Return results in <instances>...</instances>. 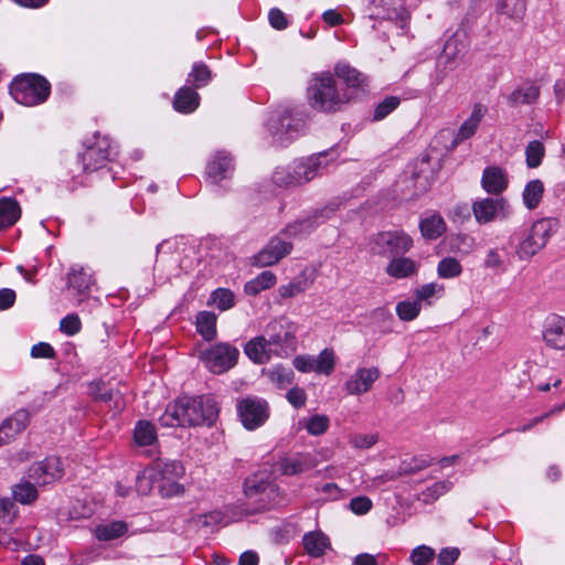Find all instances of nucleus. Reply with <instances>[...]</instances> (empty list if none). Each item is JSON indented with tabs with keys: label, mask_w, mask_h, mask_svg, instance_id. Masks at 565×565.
<instances>
[{
	"label": "nucleus",
	"mask_w": 565,
	"mask_h": 565,
	"mask_svg": "<svg viewBox=\"0 0 565 565\" xmlns=\"http://www.w3.org/2000/svg\"><path fill=\"white\" fill-rule=\"evenodd\" d=\"M218 409L209 396H182L169 404L159 417L162 427H190L212 425Z\"/></svg>",
	"instance_id": "1"
},
{
	"label": "nucleus",
	"mask_w": 565,
	"mask_h": 565,
	"mask_svg": "<svg viewBox=\"0 0 565 565\" xmlns=\"http://www.w3.org/2000/svg\"><path fill=\"white\" fill-rule=\"evenodd\" d=\"M352 99V95L338 86L334 75L320 72L311 76L307 86V100L316 111L333 114L341 111Z\"/></svg>",
	"instance_id": "2"
},
{
	"label": "nucleus",
	"mask_w": 565,
	"mask_h": 565,
	"mask_svg": "<svg viewBox=\"0 0 565 565\" xmlns=\"http://www.w3.org/2000/svg\"><path fill=\"white\" fill-rule=\"evenodd\" d=\"M305 122L299 114L289 108H279L270 113L267 120V130L271 143L286 147L296 139L303 129Z\"/></svg>",
	"instance_id": "3"
},
{
	"label": "nucleus",
	"mask_w": 565,
	"mask_h": 565,
	"mask_svg": "<svg viewBox=\"0 0 565 565\" xmlns=\"http://www.w3.org/2000/svg\"><path fill=\"white\" fill-rule=\"evenodd\" d=\"M298 324L286 317L270 320L264 330L274 356L287 358L297 350Z\"/></svg>",
	"instance_id": "4"
},
{
	"label": "nucleus",
	"mask_w": 565,
	"mask_h": 565,
	"mask_svg": "<svg viewBox=\"0 0 565 565\" xmlns=\"http://www.w3.org/2000/svg\"><path fill=\"white\" fill-rule=\"evenodd\" d=\"M50 92V83L36 74L20 75L10 84L11 96L17 103L24 106H36L44 103Z\"/></svg>",
	"instance_id": "5"
},
{
	"label": "nucleus",
	"mask_w": 565,
	"mask_h": 565,
	"mask_svg": "<svg viewBox=\"0 0 565 565\" xmlns=\"http://www.w3.org/2000/svg\"><path fill=\"white\" fill-rule=\"evenodd\" d=\"M157 477V488L162 498L180 497L184 493V487L180 480L185 473V468L179 460L159 459L153 462Z\"/></svg>",
	"instance_id": "6"
},
{
	"label": "nucleus",
	"mask_w": 565,
	"mask_h": 565,
	"mask_svg": "<svg viewBox=\"0 0 565 565\" xmlns=\"http://www.w3.org/2000/svg\"><path fill=\"white\" fill-rule=\"evenodd\" d=\"M198 356L210 372L223 374L237 364L239 351L227 342H218L200 348Z\"/></svg>",
	"instance_id": "7"
},
{
	"label": "nucleus",
	"mask_w": 565,
	"mask_h": 565,
	"mask_svg": "<svg viewBox=\"0 0 565 565\" xmlns=\"http://www.w3.org/2000/svg\"><path fill=\"white\" fill-rule=\"evenodd\" d=\"M412 247V237L402 230L380 232L370 242L373 254L392 258L406 254Z\"/></svg>",
	"instance_id": "8"
},
{
	"label": "nucleus",
	"mask_w": 565,
	"mask_h": 565,
	"mask_svg": "<svg viewBox=\"0 0 565 565\" xmlns=\"http://www.w3.org/2000/svg\"><path fill=\"white\" fill-rule=\"evenodd\" d=\"M244 492L247 499L256 504L257 511L274 507L279 495L278 487L264 473L248 477L244 482Z\"/></svg>",
	"instance_id": "9"
},
{
	"label": "nucleus",
	"mask_w": 565,
	"mask_h": 565,
	"mask_svg": "<svg viewBox=\"0 0 565 565\" xmlns=\"http://www.w3.org/2000/svg\"><path fill=\"white\" fill-rule=\"evenodd\" d=\"M237 413L243 426L248 430H255L268 419L269 406L260 397L248 396L237 403Z\"/></svg>",
	"instance_id": "10"
},
{
	"label": "nucleus",
	"mask_w": 565,
	"mask_h": 565,
	"mask_svg": "<svg viewBox=\"0 0 565 565\" xmlns=\"http://www.w3.org/2000/svg\"><path fill=\"white\" fill-rule=\"evenodd\" d=\"M472 212L478 224H488L508 217L511 207L504 198H484L472 203Z\"/></svg>",
	"instance_id": "11"
},
{
	"label": "nucleus",
	"mask_w": 565,
	"mask_h": 565,
	"mask_svg": "<svg viewBox=\"0 0 565 565\" xmlns=\"http://www.w3.org/2000/svg\"><path fill=\"white\" fill-rule=\"evenodd\" d=\"M113 152L110 140L107 137L96 136L94 145L88 146L81 156L83 170L94 172L104 168Z\"/></svg>",
	"instance_id": "12"
},
{
	"label": "nucleus",
	"mask_w": 565,
	"mask_h": 565,
	"mask_svg": "<svg viewBox=\"0 0 565 565\" xmlns=\"http://www.w3.org/2000/svg\"><path fill=\"white\" fill-rule=\"evenodd\" d=\"M64 469L61 459L57 457H47L42 461L33 463L28 472V477L34 484L45 486L61 479Z\"/></svg>",
	"instance_id": "13"
},
{
	"label": "nucleus",
	"mask_w": 565,
	"mask_h": 565,
	"mask_svg": "<svg viewBox=\"0 0 565 565\" xmlns=\"http://www.w3.org/2000/svg\"><path fill=\"white\" fill-rule=\"evenodd\" d=\"M292 244L280 235L274 236L267 245L253 257V264L258 267H267L277 264L290 254Z\"/></svg>",
	"instance_id": "14"
},
{
	"label": "nucleus",
	"mask_w": 565,
	"mask_h": 565,
	"mask_svg": "<svg viewBox=\"0 0 565 565\" xmlns=\"http://www.w3.org/2000/svg\"><path fill=\"white\" fill-rule=\"evenodd\" d=\"M318 466V460L310 452H296L285 456L278 461V470L285 476H297L312 470Z\"/></svg>",
	"instance_id": "15"
},
{
	"label": "nucleus",
	"mask_w": 565,
	"mask_h": 565,
	"mask_svg": "<svg viewBox=\"0 0 565 565\" xmlns=\"http://www.w3.org/2000/svg\"><path fill=\"white\" fill-rule=\"evenodd\" d=\"M234 172V161L231 153L226 151H216L207 162L206 178L213 184H218L223 180L230 179Z\"/></svg>",
	"instance_id": "16"
},
{
	"label": "nucleus",
	"mask_w": 565,
	"mask_h": 565,
	"mask_svg": "<svg viewBox=\"0 0 565 565\" xmlns=\"http://www.w3.org/2000/svg\"><path fill=\"white\" fill-rule=\"evenodd\" d=\"M379 377L377 367H359L344 383V390L349 395H362L372 388Z\"/></svg>",
	"instance_id": "17"
},
{
	"label": "nucleus",
	"mask_w": 565,
	"mask_h": 565,
	"mask_svg": "<svg viewBox=\"0 0 565 565\" xmlns=\"http://www.w3.org/2000/svg\"><path fill=\"white\" fill-rule=\"evenodd\" d=\"M481 186L490 195H501L509 186L507 170L499 166L484 168L481 177Z\"/></svg>",
	"instance_id": "18"
},
{
	"label": "nucleus",
	"mask_w": 565,
	"mask_h": 565,
	"mask_svg": "<svg viewBox=\"0 0 565 565\" xmlns=\"http://www.w3.org/2000/svg\"><path fill=\"white\" fill-rule=\"evenodd\" d=\"M369 11L371 20L404 22L405 12L397 0H371Z\"/></svg>",
	"instance_id": "19"
},
{
	"label": "nucleus",
	"mask_w": 565,
	"mask_h": 565,
	"mask_svg": "<svg viewBox=\"0 0 565 565\" xmlns=\"http://www.w3.org/2000/svg\"><path fill=\"white\" fill-rule=\"evenodd\" d=\"M30 422V413L26 409H18L12 416L0 425V446L10 443L21 434Z\"/></svg>",
	"instance_id": "20"
},
{
	"label": "nucleus",
	"mask_w": 565,
	"mask_h": 565,
	"mask_svg": "<svg viewBox=\"0 0 565 565\" xmlns=\"http://www.w3.org/2000/svg\"><path fill=\"white\" fill-rule=\"evenodd\" d=\"M543 340L545 344L554 350L565 349V319L559 316H552L547 319L544 330Z\"/></svg>",
	"instance_id": "21"
},
{
	"label": "nucleus",
	"mask_w": 565,
	"mask_h": 565,
	"mask_svg": "<svg viewBox=\"0 0 565 565\" xmlns=\"http://www.w3.org/2000/svg\"><path fill=\"white\" fill-rule=\"evenodd\" d=\"M324 156H311L306 159H301L298 161H295V171L298 172L299 175V184L302 185L323 173L326 170V163H323Z\"/></svg>",
	"instance_id": "22"
},
{
	"label": "nucleus",
	"mask_w": 565,
	"mask_h": 565,
	"mask_svg": "<svg viewBox=\"0 0 565 565\" xmlns=\"http://www.w3.org/2000/svg\"><path fill=\"white\" fill-rule=\"evenodd\" d=\"M486 113L487 108L483 105L476 104L473 106L470 116L461 124L457 135L452 138L450 146L451 149H454L459 142L469 139L476 134Z\"/></svg>",
	"instance_id": "23"
},
{
	"label": "nucleus",
	"mask_w": 565,
	"mask_h": 565,
	"mask_svg": "<svg viewBox=\"0 0 565 565\" xmlns=\"http://www.w3.org/2000/svg\"><path fill=\"white\" fill-rule=\"evenodd\" d=\"M331 210H324L319 214H315L311 217L298 220L294 223L288 224L280 235H286L288 237H298L309 234L312 230L316 228L321 222L326 218H329V214Z\"/></svg>",
	"instance_id": "24"
},
{
	"label": "nucleus",
	"mask_w": 565,
	"mask_h": 565,
	"mask_svg": "<svg viewBox=\"0 0 565 565\" xmlns=\"http://www.w3.org/2000/svg\"><path fill=\"white\" fill-rule=\"evenodd\" d=\"M420 268V263L415 262L411 257L397 256L393 257L387 266L385 273L395 279H405L415 275Z\"/></svg>",
	"instance_id": "25"
},
{
	"label": "nucleus",
	"mask_w": 565,
	"mask_h": 565,
	"mask_svg": "<svg viewBox=\"0 0 565 565\" xmlns=\"http://www.w3.org/2000/svg\"><path fill=\"white\" fill-rule=\"evenodd\" d=\"M244 352L253 362L258 364L267 363L274 355L264 334L250 339L245 344Z\"/></svg>",
	"instance_id": "26"
},
{
	"label": "nucleus",
	"mask_w": 565,
	"mask_h": 565,
	"mask_svg": "<svg viewBox=\"0 0 565 565\" xmlns=\"http://www.w3.org/2000/svg\"><path fill=\"white\" fill-rule=\"evenodd\" d=\"M335 76L345 83L347 88L343 89L349 94H351L350 90L353 88H363L367 85L366 76L347 63L340 62L335 64L334 77Z\"/></svg>",
	"instance_id": "27"
},
{
	"label": "nucleus",
	"mask_w": 565,
	"mask_h": 565,
	"mask_svg": "<svg viewBox=\"0 0 565 565\" xmlns=\"http://www.w3.org/2000/svg\"><path fill=\"white\" fill-rule=\"evenodd\" d=\"M540 86L534 82H524L519 85L508 97L512 106L531 105L540 97Z\"/></svg>",
	"instance_id": "28"
},
{
	"label": "nucleus",
	"mask_w": 565,
	"mask_h": 565,
	"mask_svg": "<svg viewBox=\"0 0 565 565\" xmlns=\"http://www.w3.org/2000/svg\"><path fill=\"white\" fill-rule=\"evenodd\" d=\"M495 13L513 22H520L525 17L526 0H495Z\"/></svg>",
	"instance_id": "29"
},
{
	"label": "nucleus",
	"mask_w": 565,
	"mask_h": 565,
	"mask_svg": "<svg viewBox=\"0 0 565 565\" xmlns=\"http://www.w3.org/2000/svg\"><path fill=\"white\" fill-rule=\"evenodd\" d=\"M89 395L95 401L109 404V407H114L117 411L122 408V398L119 392L106 387V385L102 382L90 383Z\"/></svg>",
	"instance_id": "30"
},
{
	"label": "nucleus",
	"mask_w": 565,
	"mask_h": 565,
	"mask_svg": "<svg viewBox=\"0 0 565 565\" xmlns=\"http://www.w3.org/2000/svg\"><path fill=\"white\" fill-rule=\"evenodd\" d=\"M200 105V95L191 87H181L174 96L173 107L183 114L193 113Z\"/></svg>",
	"instance_id": "31"
},
{
	"label": "nucleus",
	"mask_w": 565,
	"mask_h": 565,
	"mask_svg": "<svg viewBox=\"0 0 565 565\" xmlns=\"http://www.w3.org/2000/svg\"><path fill=\"white\" fill-rule=\"evenodd\" d=\"M302 544L305 551L311 557H320L330 548L329 537L321 531H312L303 535Z\"/></svg>",
	"instance_id": "32"
},
{
	"label": "nucleus",
	"mask_w": 565,
	"mask_h": 565,
	"mask_svg": "<svg viewBox=\"0 0 565 565\" xmlns=\"http://www.w3.org/2000/svg\"><path fill=\"white\" fill-rule=\"evenodd\" d=\"M467 50V36L465 32L457 31L447 39L441 55L449 62L463 55Z\"/></svg>",
	"instance_id": "33"
},
{
	"label": "nucleus",
	"mask_w": 565,
	"mask_h": 565,
	"mask_svg": "<svg viewBox=\"0 0 565 565\" xmlns=\"http://www.w3.org/2000/svg\"><path fill=\"white\" fill-rule=\"evenodd\" d=\"M216 315L211 311H201L196 315V331L205 341L216 338Z\"/></svg>",
	"instance_id": "34"
},
{
	"label": "nucleus",
	"mask_w": 565,
	"mask_h": 565,
	"mask_svg": "<svg viewBox=\"0 0 565 565\" xmlns=\"http://www.w3.org/2000/svg\"><path fill=\"white\" fill-rule=\"evenodd\" d=\"M559 225L561 222L556 217H543L535 221L531 227L534 231L536 238L546 246L550 238L557 233Z\"/></svg>",
	"instance_id": "35"
},
{
	"label": "nucleus",
	"mask_w": 565,
	"mask_h": 565,
	"mask_svg": "<svg viewBox=\"0 0 565 565\" xmlns=\"http://www.w3.org/2000/svg\"><path fill=\"white\" fill-rule=\"evenodd\" d=\"M20 206L14 199H0V231L12 226L20 217Z\"/></svg>",
	"instance_id": "36"
},
{
	"label": "nucleus",
	"mask_w": 565,
	"mask_h": 565,
	"mask_svg": "<svg viewBox=\"0 0 565 565\" xmlns=\"http://www.w3.org/2000/svg\"><path fill=\"white\" fill-rule=\"evenodd\" d=\"M277 281L273 271L264 270L257 277L248 280L244 286V291L249 296H256L262 291L271 288Z\"/></svg>",
	"instance_id": "37"
},
{
	"label": "nucleus",
	"mask_w": 565,
	"mask_h": 565,
	"mask_svg": "<svg viewBox=\"0 0 565 565\" xmlns=\"http://www.w3.org/2000/svg\"><path fill=\"white\" fill-rule=\"evenodd\" d=\"M157 440V430L149 420H138L134 429V441L139 447L152 445Z\"/></svg>",
	"instance_id": "38"
},
{
	"label": "nucleus",
	"mask_w": 565,
	"mask_h": 565,
	"mask_svg": "<svg viewBox=\"0 0 565 565\" xmlns=\"http://www.w3.org/2000/svg\"><path fill=\"white\" fill-rule=\"evenodd\" d=\"M67 284L70 288L75 289L78 294H84L92 286L93 277L84 267H72L67 275Z\"/></svg>",
	"instance_id": "39"
},
{
	"label": "nucleus",
	"mask_w": 565,
	"mask_h": 565,
	"mask_svg": "<svg viewBox=\"0 0 565 565\" xmlns=\"http://www.w3.org/2000/svg\"><path fill=\"white\" fill-rule=\"evenodd\" d=\"M544 190H545L544 184L541 180L535 179V180L529 181L525 184L523 193H522V199H523L524 205L529 210L536 209L543 198Z\"/></svg>",
	"instance_id": "40"
},
{
	"label": "nucleus",
	"mask_w": 565,
	"mask_h": 565,
	"mask_svg": "<svg viewBox=\"0 0 565 565\" xmlns=\"http://www.w3.org/2000/svg\"><path fill=\"white\" fill-rule=\"evenodd\" d=\"M544 247L545 246L539 238H536V236L534 235V231L531 227L525 237L519 243L516 247V254L520 259L526 260L532 258Z\"/></svg>",
	"instance_id": "41"
},
{
	"label": "nucleus",
	"mask_w": 565,
	"mask_h": 565,
	"mask_svg": "<svg viewBox=\"0 0 565 565\" xmlns=\"http://www.w3.org/2000/svg\"><path fill=\"white\" fill-rule=\"evenodd\" d=\"M299 426L305 428L311 436L323 435L330 426V419L327 415L313 414L309 417L301 418Z\"/></svg>",
	"instance_id": "42"
},
{
	"label": "nucleus",
	"mask_w": 565,
	"mask_h": 565,
	"mask_svg": "<svg viewBox=\"0 0 565 565\" xmlns=\"http://www.w3.org/2000/svg\"><path fill=\"white\" fill-rule=\"evenodd\" d=\"M299 175L295 171V164L288 167H279L273 173V182L279 188L299 186Z\"/></svg>",
	"instance_id": "43"
},
{
	"label": "nucleus",
	"mask_w": 565,
	"mask_h": 565,
	"mask_svg": "<svg viewBox=\"0 0 565 565\" xmlns=\"http://www.w3.org/2000/svg\"><path fill=\"white\" fill-rule=\"evenodd\" d=\"M264 374L278 388H286L294 381V371L280 364L264 371Z\"/></svg>",
	"instance_id": "44"
},
{
	"label": "nucleus",
	"mask_w": 565,
	"mask_h": 565,
	"mask_svg": "<svg viewBox=\"0 0 565 565\" xmlns=\"http://www.w3.org/2000/svg\"><path fill=\"white\" fill-rule=\"evenodd\" d=\"M311 284L312 281L309 280L305 274H301L290 282L279 286L278 295L282 299L292 298L306 291L311 286Z\"/></svg>",
	"instance_id": "45"
},
{
	"label": "nucleus",
	"mask_w": 565,
	"mask_h": 565,
	"mask_svg": "<svg viewBox=\"0 0 565 565\" xmlns=\"http://www.w3.org/2000/svg\"><path fill=\"white\" fill-rule=\"evenodd\" d=\"M127 524L122 521H115L109 524L98 525L95 535L99 541H111L122 536L127 532Z\"/></svg>",
	"instance_id": "46"
},
{
	"label": "nucleus",
	"mask_w": 565,
	"mask_h": 565,
	"mask_svg": "<svg viewBox=\"0 0 565 565\" xmlns=\"http://www.w3.org/2000/svg\"><path fill=\"white\" fill-rule=\"evenodd\" d=\"M212 79V72L202 62L193 64L191 72L188 75V83L194 88H202L206 86Z\"/></svg>",
	"instance_id": "47"
},
{
	"label": "nucleus",
	"mask_w": 565,
	"mask_h": 565,
	"mask_svg": "<svg viewBox=\"0 0 565 565\" xmlns=\"http://www.w3.org/2000/svg\"><path fill=\"white\" fill-rule=\"evenodd\" d=\"M210 305L215 306L220 311H226L234 307L235 295L226 288H217L210 296Z\"/></svg>",
	"instance_id": "48"
},
{
	"label": "nucleus",
	"mask_w": 565,
	"mask_h": 565,
	"mask_svg": "<svg viewBox=\"0 0 565 565\" xmlns=\"http://www.w3.org/2000/svg\"><path fill=\"white\" fill-rule=\"evenodd\" d=\"M33 481H21L12 489V494L15 501L22 504H29L38 498V490L32 483Z\"/></svg>",
	"instance_id": "49"
},
{
	"label": "nucleus",
	"mask_w": 565,
	"mask_h": 565,
	"mask_svg": "<svg viewBox=\"0 0 565 565\" xmlns=\"http://www.w3.org/2000/svg\"><path fill=\"white\" fill-rule=\"evenodd\" d=\"M335 354L330 348L323 349L317 356H315L316 373L330 375L334 371Z\"/></svg>",
	"instance_id": "50"
},
{
	"label": "nucleus",
	"mask_w": 565,
	"mask_h": 565,
	"mask_svg": "<svg viewBox=\"0 0 565 565\" xmlns=\"http://www.w3.org/2000/svg\"><path fill=\"white\" fill-rule=\"evenodd\" d=\"M154 484H157V477L154 472L153 463L143 469L138 476L136 480V490L141 495L149 494Z\"/></svg>",
	"instance_id": "51"
},
{
	"label": "nucleus",
	"mask_w": 565,
	"mask_h": 565,
	"mask_svg": "<svg viewBox=\"0 0 565 565\" xmlns=\"http://www.w3.org/2000/svg\"><path fill=\"white\" fill-rule=\"evenodd\" d=\"M462 266L455 257L443 258L437 266V274L440 278L450 279L460 276Z\"/></svg>",
	"instance_id": "52"
},
{
	"label": "nucleus",
	"mask_w": 565,
	"mask_h": 565,
	"mask_svg": "<svg viewBox=\"0 0 565 565\" xmlns=\"http://www.w3.org/2000/svg\"><path fill=\"white\" fill-rule=\"evenodd\" d=\"M487 269L495 274H502L507 270L505 253L499 248H491L488 250L483 263Z\"/></svg>",
	"instance_id": "53"
},
{
	"label": "nucleus",
	"mask_w": 565,
	"mask_h": 565,
	"mask_svg": "<svg viewBox=\"0 0 565 565\" xmlns=\"http://www.w3.org/2000/svg\"><path fill=\"white\" fill-rule=\"evenodd\" d=\"M545 156V148L539 140L530 141L525 148V161L530 169L537 168Z\"/></svg>",
	"instance_id": "54"
},
{
	"label": "nucleus",
	"mask_w": 565,
	"mask_h": 565,
	"mask_svg": "<svg viewBox=\"0 0 565 565\" xmlns=\"http://www.w3.org/2000/svg\"><path fill=\"white\" fill-rule=\"evenodd\" d=\"M447 231V224L443 216L433 214L426 217V239H437Z\"/></svg>",
	"instance_id": "55"
},
{
	"label": "nucleus",
	"mask_w": 565,
	"mask_h": 565,
	"mask_svg": "<svg viewBox=\"0 0 565 565\" xmlns=\"http://www.w3.org/2000/svg\"><path fill=\"white\" fill-rule=\"evenodd\" d=\"M422 306L418 301H401L396 306V313L401 320L411 321L420 312Z\"/></svg>",
	"instance_id": "56"
},
{
	"label": "nucleus",
	"mask_w": 565,
	"mask_h": 565,
	"mask_svg": "<svg viewBox=\"0 0 565 565\" xmlns=\"http://www.w3.org/2000/svg\"><path fill=\"white\" fill-rule=\"evenodd\" d=\"M318 493L323 495V499L327 501H338L348 497V493L344 489L340 488L334 482H328L320 487L316 488Z\"/></svg>",
	"instance_id": "57"
},
{
	"label": "nucleus",
	"mask_w": 565,
	"mask_h": 565,
	"mask_svg": "<svg viewBox=\"0 0 565 565\" xmlns=\"http://www.w3.org/2000/svg\"><path fill=\"white\" fill-rule=\"evenodd\" d=\"M19 509L17 504L8 499H0V521L6 524H12L17 519Z\"/></svg>",
	"instance_id": "58"
},
{
	"label": "nucleus",
	"mask_w": 565,
	"mask_h": 565,
	"mask_svg": "<svg viewBox=\"0 0 565 565\" xmlns=\"http://www.w3.org/2000/svg\"><path fill=\"white\" fill-rule=\"evenodd\" d=\"M399 105V98L395 96L386 97L374 110L373 120H382L390 115Z\"/></svg>",
	"instance_id": "59"
},
{
	"label": "nucleus",
	"mask_w": 565,
	"mask_h": 565,
	"mask_svg": "<svg viewBox=\"0 0 565 565\" xmlns=\"http://www.w3.org/2000/svg\"><path fill=\"white\" fill-rule=\"evenodd\" d=\"M451 248L465 255L469 254L475 245V239L470 235L459 234L449 238Z\"/></svg>",
	"instance_id": "60"
},
{
	"label": "nucleus",
	"mask_w": 565,
	"mask_h": 565,
	"mask_svg": "<svg viewBox=\"0 0 565 565\" xmlns=\"http://www.w3.org/2000/svg\"><path fill=\"white\" fill-rule=\"evenodd\" d=\"M373 508V502L369 497L359 495L351 499L349 503V509L353 514L364 515L371 511Z\"/></svg>",
	"instance_id": "61"
},
{
	"label": "nucleus",
	"mask_w": 565,
	"mask_h": 565,
	"mask_svg": "<svg viewBox=\"0 0 565 565\" xmlns=\"http://www.w3.org/2000/svg\"><path fill=\"white\" fill-rule=\"evenodd\" d=\"M82 322L78 316L67 315L60 322V330L66 335H75L81 331Z\"/></svg>",
	"instance_id": "62"
},
{
	"label": "nucleus",
	"mask_w": 565,
	"mask_h": 565,
	"mask_svg": "<svg viewBox=\"0 0 565 565\" xmlns=\"http://www.w3.org/2000/svg\"><path fill=\"white\" fill-rule=\"evenodd\" d=\"M379 440L377 434H356L350 437V444L356 449H369Z\"/></svg>",
	"instance_id": "63"
},
{
	"label": "nucleus",
	"mask_w": 565,
	"mask_h": 565,
	"mask_svg": "<svg viewBox=\"0 0 565 565\" xmlns=\"http://www.w3.org/2000/svg\"><path fill=\"white\" fill-rule=\"evenodd\" d=\"M451 488L450 481H437L433 486L426 487V504L437 500Z\"/></svg>",
	"instance_id": "64"
}]
</instances>
